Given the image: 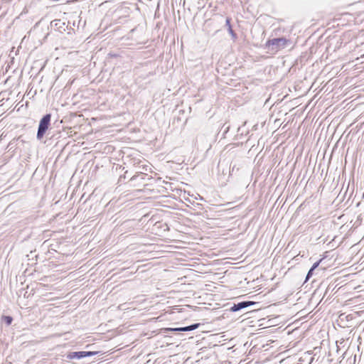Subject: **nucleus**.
Instances as JSON below:
<instances>
[{
	"instance_id": "nucleus-5",
	"label": "nucleus",
	"mask_w": 364,
	"mask_h": 364,
	"mask_svg": "<svg viewBox=\"0 0 364 364\" xmlns=\"http://www.w3.org/2000/svg\"><path fill=\"white\" fill-rule=\"evenodd\" d=\"M199 323H195L191 325L185 326V327H180V328H166V331H191L197 329L200 326Z\"/></svg>"
},
{
	"instance_id": "nucleus-4",
	"label": "nucleus",
	"mask_w": 364,
	"mask_h": 364,
	"mask_svg": "<svg viewBox=\"0 0 364 364\" xmlns=\"http://www.w3.org/2000/svg\"><path fill=\"white\" fill-rule=\"evenodd\" d=\"M256 304V302L251 301H243L238 302L237 304H234L233 306L230 308V311L232 312L238 311L241 309L247 308L249 306H253Z\"/></svg>"
},
{
	"instance_id": "nucleus-1",
	"label": "nucleus",
	"mask_w": 364,
	"mask_h": 364,
	"mask_svg": "<svg viewBox=\"0 0 364 364\" xmlns=\"http://www.w3.org/2000/svg\"><path fill=\"white\" fill-rule=\"evenodd\" d=\"M289 43L290 41L284 37L269 39L265 43V48L272 53H277L286 48Z\"/></svg>"
},
{
	"instance_id": "nucleus-2",
	"label": "nucleus",
	"mask_w": 364,
	"mask_h": 364,
	"mask_svg": "<svg viewBox=\"0 0 364 364\" xmlns=\"http://www.w3.org/2000/svg\"><path fill=\"white\" fill-rule=\"evenodd\" d=\"M51 114L48 113L45 114L40 120L38 131L36 134V139L41 140L50 126Z\"/></svg>"
},
{
	"instance_id": "nucleus-6",
	"label": "nucleus",
	"mask_w": 364,
	"mask_h": 364,
	"mask_svg": "<svg viewBox=\"0 0 364 364\" xmlns=\"http://www.w3.org/2000/svg\"><path fill=\"white\" fill-rule=\"evenodd\" d=\"M321 261V259L314 263V264L311 266V267L310 268V269L309 270V272L306 274L305 282L308 281L312 277L314 270L318 267Z\"/></svg>"
},
{
	"instance_id": "nucleus-7",
	"label": "nucleus",
	"mask_w": 364,
	"mask_h": 364,
	"mask_svg": "<svg viewBox=\"0 0 364 364\" xmlns=\"http://www.w3.org/2000/svg\"><path fill=\"white\" fill-rule=\"evenodd\" d=\"M225 26L228 27V33L231 35L232 38L233 39H236L237 34L232 30L231 24H230V18L228 17L225 20Z\"/></svg>"
},
{
	"instance_id": "nucleus-3",
	"label": "nucleus",
	"mask_w": 364,
	"mask_h": 364,
	"mask_svg": "<svg viewBox=\"0 0 364 364\" xmlns=\"http://www.w3.org/2000/svg\"><path fill=\"white\" fill-rule=\"evenodd\" d=\"M98 353L97 351H75L70 352L66 354L67 360H80L84 358L95 355Z\"/></svg>"
},
{
	"instance_id": "nucleus-9",
	"label": "nucleus",
	"mask_w": 364,
	"mask_h": 364,
	"mask_svg": "<svg viewBox=\"0 0 364 364\" xmlns=\"http://www.w3.org/2000/svg\"><path fill=\"white\" fill-rule=\"evenodd\" d=\"M222 129H224V134H225L229 131L230 127L229 126L225 127V124H223Z\"/></svg>"
},
{
	"instance_id": "nucleus-8",
	"label": "nucleus",
	"mask_w": 364,
	"mask_h": 364,
	"mask_svg": "<svg viewBox=\"0 0 364 364\" xmlns=\"http://www.w3.org/2000/svg\"><path fill=\"white\" fill-rule=\"evenodd\" d=\"M1 319L7 326L11 325L13 321V318L10 316H3Z\"/></svg>"
}]
</instances>
